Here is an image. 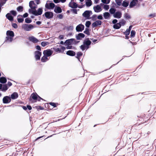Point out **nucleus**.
Returning a JSON list of instances; mask_svg holds the SVG:
<instances>
[{
	"label": "nucleus",
	"instance_id": "1",
	"mask_svg": "<svg viewBox=\"0 0 156 156\" xmlns=\"http://www.w3.org/2000/svg\"><path fill=\"white\" fill-rule=\"evenodd\" d=\"M29 5L31 9L29 10V12L30 13H31L35 16H39L41 15L43 12V9L42 8H39L37 11L36 9L37 8V5H36L35 4L34 1H30L29 2Z\"/></svg>",
	"mask_w": 156,
	"mask_h": 156
},
{
	"label": "nucleus",
	"instance_id": "2",
	"mask_svg": "<svg viewBox=\"0 0 156 156\" xmlns=\"http://www.w3.org/2000/svg\"><path fill=\"white\" fill-rule=\"evenodd\" d=\"M41 100H43V99L40 97L36 92L33 93L29 98V101L32 103L36 102L37 101H40Z\"/></svg>",
	"mask_w": 156,
	"mask_h": 156
},
{
	"label": "nucleus",
	"instance_id": "3",
	"mask_svg": "<svg viewBox=\"0 0 156 156\" xmlns=\"http://www.w3.org/2000/svg\"><path fill=\"white\" fill-rule=\"evenodd\" d=\"M91 43V42L89 40V39L87 38L83 41V44L81 45L80 48L82 51H84L86 49H87L89 48V46Z\"/></svg>",
	"mask_w": 156,
	"mask_h": 156
},
{
	"label": "nucleus",
	"instance_id": "4",
	"mask_svg": "<svg viewBox=\"0 0 156 156\" xmlns=\"http://www.w3.org/2000/svg\"><path fill=\"white\" fill-rule=\"evenodd\" d=\"M53 49L57 53H63L66 48L61 45H57L53 48Z\"/></svg>",
	"mask_w": 156,
	"mask_h": 156
},
{
	"label": "nucleus",
	"instance_id": "5",
	"mask_svg": "<svg viewBox=\"0 0 156 156\" xmlns=\"http://www.w3.org/2000/svg\"><path fill=\"white\" fill-rule=\"evenodd\" d=\"M22 28L25 30L26 31H30L31 29L34 28V26L31 24H24L23 25Z\"/></svg>",
	"mask_w": 156,
	"mask_h": 156
},
{
	"label": "nucleus",
	"instance_id": "6",
	"mask_svg": "<svg viewBox=\"0 0 156 156\" xmlns=\"http://www.w3.org/2000/svg\"><path fill=\"white\" fill-rule=\"evenodd\" d=\"M92 14L91 11L87 10L85 11L83 14V16L85 17L87 19H90V15Z\"/></svg>",
	"mask_w": 156,
	"mask_h": 156
},
{
	"label": "nucleus",
	"instance_id": "7",
	"mask_svg": "<svg viewBox=\"0 0 156 156\" xmlns=\"http://www.w3.org/2000/svg\"><path fill=\"white\" fill-rule=\"evenodd\" d=\"M53 53V51H52L50 49H48L44 50L43 51V54L44 55L46 56L47 57H49Z\"/></svg>",
	"mask_w": 156,
	"mask_h": 156
},
{
	"label": "nucleus",
	"instance_id": "8",
	"mask_svg": "<svg viewBox=\"0 0 156 156\" xmlns=\"http://www.w3.org/2000/svg\"><path fill=\"white\" fill-rule=\"evenodd\" d=\"M84 26L81 24H79L76 27V30L77 32H81L84 29Z\"/></svg>",
	"mask_w": 156,
	"mask_h": 156
},
{
	"label": "nucleus",
	"instance_id": "9",
	"mask_svg": "<svg viewBox=\"0 0 156 156\" xmlns=\"http://www.w3.org/2000/svg\"><path fill=\"white\" fill-rule=\"evenodd\" d=\"M44 15L47 18L51 19L53 16V13L52 12L48 11L45 13Z\"/></svg>",
	"mask_w": 156,
	"mask_h": 156
},
{
	"label": "nucleus",
	"instance_id": "10",
	"mask_svg": "<svg viewBox=\"0 0 156 156\" xmlns=\"http://www.w3.org/2000/svg\"><path fill=\"white\" fill-rule=\"evenodd\" d=\"M35 57L36 60H39L41 55V53L39 51H35Z\"/></svg>",
	"mask_w": 156,
	"mask_h": 156
},
{
	"label": "nucleus",
	"instance_id": "11",
	"mask_svg": "<svg viewBox=\"0 0 156 156\" xmlns=\"http://www.w3.org/2000/svg\"><path fill=\"white\" fill-rule=\"evenodd\" d=\"M11 101V98L8 96L4 97L3 98V102L4 104L9 103Z\"/></svg>",
	"mask_w": 156,
	"mask_h": 156
},
{
	"label": "nucleus",
	"instance_id": "12",
	"mask_svg": "<svg viewBox=\"0 0 156 156\" xmlns=\"http://www.w3.org/2000/svg\"><path fill=\"white\" fill-rule=\"evenodd\" d=\"M55 6V4L52 2L50 3L49 4L47 3L45 5V8L48 9H53Z\"/></svg>",
	"mask_w": 156,
	"mask_h": 156
},
{
	"label": "nucleus",
	"instance_id": "13",
	"mask_svg": "<svg viewBox=\"0 0 156 156\" xmlns=\"http://www.w3.org/2000/svg\"><path fill=\"white\" fill-rule=\"evenodd\" d=\"M8 89V87L6 84H0V90L2 91H5Z\"/></svg>",
	"mask_w": 156,
	"mask_h": 156
},
{
	"label": "nucleus",
	"instance_id": "14",
	"mask_svg": "<svg viewBox=\"0 0 156 156\" xmlns=\"http://www.w3.org/2000/svg\"><path fill=\"white\" fill-rule=\"evenodd\" d=\"M138 2V0H133L130 2L129 6L130 8L135 6Z\"/></svg>",
	"mask_w": 156,
	"mask_h": 156
},
{
	"label": "nucleus",
	"instance_id": "15",
	"mask_svg": "<svg viewBox=\"0 0 156 156\" xmlns=\"http://www.w3.org/2000/svg\"><path fill=\"white\" fill-rule=\"evenodd\" d=\"M29 40L34 43H36L39 41L34 36H31L29 37Z\"/></svg>",
	"mask_w": 156,
	"mask_h": 156
},
{
	"label": "nucleus",
	"instance_id": "16",
	"mask_svg": "<svg viewBox=\"0 0 156 156\" xmlns=\"http://www.w3.org/2000/svg\"><path fill=\"white\" fill-rule=\"evenodd\" d=\"M101 23L102 22L101 20L96 21L92 24V27L94 28L98 26L101 25Z\"/></svg>",
	"mask_w": 156,
	"mask_h": 156
},
{
	"label": "nucleus",
	"instance_id": "17",
	"mask_svg": "<svg viewBox=\"0 0 156 156\" xmlns=\"http://www.w3.org/2000/svg\"><path fill=\"white\" fill-rule=\"evenodd\" d=\"M69 5V7L72 8H76L78 7V5L74 2H70Z\"/></svg>",
	"mask_w": 156,
	"mask_h": 156
},
{
	"label": "nucleus",
	"instance_id": "18",
	"mask_svg": "<svg viewBox=\"0 0 156 156\" xmlns=\"http://www.w3.org/2000/svg\"><path fill=\"white\" fill-rule=\"evenodd\" d=\"M85 35L83 34L80 33L76 36V38L77 40H81L82 38L85 37Z\"/></svg>",
	"mask_w": 156,
	"mask_h": 156
},
{
	"label": "nucleus",
	"instance_id": "19",
	"mask_svg": "<svg viewBox=\"0 0 156 156\" xmlns=\"http://www.w3.org/2000/svg\"><path fill=\"white\" fill-rule=\"evenodd\" d=\"M93 8L94 11L96 12H99L101 11V7L99 5H97L96 6H94Z\"/></svg>",
	"mask_w": 156,
	"mask_h": 156
},
{
	"label": "nucleus",
	"instance_id": "20",
	"mask_svg": "<svg viewBox=\"0 0 156 156\" xmlns=\"http://www.w3.org/2000/svg\"><path fill=\"white\" fill-rule=\"evenodd\" d=\"M114 17L117 18H120L122 17V13L120 12H116L114 15Z\"/></svg>",
	"mask_w": 156,
	"mask_h": 156
},
{
	"label": "nucleus",
	"instance_id": "21",
	"mask_svg": "<svg viewBox=\"0 0 156 156\" xmlns=\"http://www.w3.org/2000/svg\"><path fill=\"white\" fill-rule=\"evenodd\" d=\"M66 54L69 56H73L76 55L75 52L72 50H69L66 52Z\"/></svg>",
	"mask_w": 156,
	"mask_h": 156
},
{
	"label": "nucleus",
	"instance_id": "22",
	"mask_svg": "<svg viewBox=\"0 0 156 156\" xmlns=\"http://www.w3.org/2000/svg\"><path fill=\"white\" fill-rule=\"evenodd\" d=\"M6 35L7 36H10L12 37L14 36V32L12 30H8L6 32Z\"/></svg>",
	"mask_w": 156,
	"mask_h": 156
},
{
	"label": "nucleus",
	"instance_id": "23",
	"mask_svg": "<svg viewBox=\"0 0 156 156\" xmlns=\"http://www.w3.org/2000/svg\"><path fill=\"white\" fill-rule=\"evenodd\" d=\"M6 18L9 21H12L13 20V17L9 13H7L6 15Z\"/></svg>",
	"mask_w": 156,
	"mask_h": 156
},
{
	"label": "nucleus",
	"instance_id": "24",
	"mask_svg": "<svg viewBox=\"0 0 156 156\" xmlns=\"http://www.w3.org/2000/svg\"><path fill=\"white\" fill-rule=\"evenodd\" d=\"M18 97V94L16 92L13 93L11 95V99H15L17 98Z\"/></svg>",
	"mask_w": 156,
	"mask_h": 156
},
{
	"label": "nucleus",
	"instance_id": "25",
	"mask_svg": "<svg viewBox=\"0 0 156 156\" xmlns=\"http://www.w3.org/2000/svg\"><path fill=\"white\" fill-rule=\"evenodd\" d=\"M54 12L56 13H60L62 12L61 8L59 7H55L54 9Z\"/></svg>",
	"mask_w": 156,
	"mask_h": 156
},
{
	"label": "nucleus",
	"instance_id": "26",
	"mask_svg": "<svg viewBox=\"0 0 156 156\" xmlns=\"http://www.w3.org/2000/svg\"><path fill=\"white\" fill-rule=\"evenodd\" d=\"M13 37H12L10 36H7L6 37L5 42L9 41V42H12L13 40Z\"/></svg>",
	"mask_w": 156,
	"mask_h": 156
},
{
	"label": "nucleus",
	"instance_id": "27",
	"mask_svg": "<svg viewBox=\"0 0 156 156\" xmlns=\"http://www.w3.org/2000/svg\"><path fill=\"white\" fill-rule=\"evenodd\" d=\"M121 24L120 23H118L115 24L113 26L114 29H119L121 27Z\"/></svg>",
	"mask_w": 156,
	"mask_h": 156
},
{
	"label": "nucleus",
	"instance_id": "28",
	"mask_svg": "<svg viewBox=\"0 0 156 156\" xmlns=\"http://www.w3.org/2000/svg\"><path fill=\"white\" fill-rule=\"evenodd\" d=\"M72 39L66 40L65 42V43L67 45H70L72 44Z\"/></svg>",
	"mask_w": 156,
	"mask_h": 156
},
{
	"label": "nucleus",
	"instance_id": "29",
	"mask_svg": "<svg viewBox=\"0 0 156 156\" xmlns=\"http://www.w3.org/2000/svg\"><path fill=\"white\" fill-rule=\"evenodd\" d=\"M110 16V15L108 12H105L103 13V16L105 19H108Z\"/></svg>",
	"mask_w": 156,
	"mask_h": 156
},
{
	"label": "nucleus",
	"instance_id": "30",
	"mask_svg": "<svg viewBox=\"0 0 156 156\" xmlns=\"http://www.w3.org/2000/svg\"><path fill=\"white\" fill-rule=\"evenodd\" d=\"M7 80L4 77H2L0 78V82L2 83H5L6 82Z\"/></svg>",
	"mask_w": 156,
	"mask_h": 156
},
{
	"label": "nucleus",
	"instance_id": "31",
	"mask_svg": "<svg viewBox=\"0 0 156 156\" xmlns=\"http://www.w3.org/2000/svg\"><path fill=\"white\" fill-rule=\"evenodd\" d=\"M129 2L128 1L126 0L124 1L122 4V6L124 7H127L129 5Z\"/></svg>",
	"mask_w": 156,
	"mask_h": 156
},
{
	"label": "nucleus",
	"instance_id": "32",
	"mask_svg": "<svg viewBox=\"0 0 156 156\" xmlns=\"http://www.w3.org/2000/svg\"><path fill=\"white\" fill-rule=\"evenodd\" d=\"M83 54L81 52H79L77 53V55L76 57L79 60L80 57L82 56Z\"/></svg>",
	"mask_w": 156,
	"mask_h": 156
},
{
	"label": "nucleus",
	"instance_id": "33",
	"mask_svg": "<svg viewBox=\"0 0 156 156\" xmlns=\"http://www.w3.org/2000/svg\"><path fill=\"white\" fill-rule=\"evenodd\" d=\"M47 56L44 55L41 58V61L42 62H46L48 59Z\"/></svg>",
	"mask_w": 156,
	"mask_h": 156
},
{
	"label": "nucleus",
	"instance_id": "34",
	"mask_svg": "<svg viewBox=\"0 0 156 156\" xmlns=\"http://www.w3.org/2000/svg\"><path fill=\"white\" fill-rule=\"evenodd\" d=\"M5 3V2H4L3 0H0V12L1 10V7Z\"/></svg>",
	"mask_w": 156,
	"mask_h": 156
},
{
	"label": "nucleus",
	"instance_id": "35",
	"mask_svg": "<svg viewBox=\"0 0 156 156\" xmlns=\"http://www.w3.org/2000/svg\"><path fill=\"white\" fill-rule=\"evenodd\" d=\"M126 23V21L125 20H124V19H122L119 22V23H120V24H121V25L123 26Z\"/></svg>",
	"mask_w": 156,
	"mask_h": 156
},
{
	"label": "nucleus",
	"instance_id": "36",
	"mask_svg": "<svg viewBox=\"0 0 156 156\" xmlns=\"http://www.w3.org/2000/svg\"><path fill=\"white\" fill-rule=\"evenodd\" d=\"M49 44V43L48 42H46V41H43L41 43V45L43 47H44L46 46V45H47Z\"/></svg>",
	"mask_w": 156,
	"mask_h": 156
},
{
	"label": "nucleus",
	"instance_id": "37",
	"mask_svg": "<svg viewBox=\"0 0 156 156\" xmlns=\"http://www.w3.org/2000/svg\"><path fill=\"white\" fill-rule=\"evenodd\" d=\"M122 1V0H115V2L119 6L121 5Z\"/></svg>",
	"mask_w": 156,
	"mask_h": 156
},
{
	"label": "nucleus",
	"instance_id": "38",
	"mask_svg": "<svg viewBox=\"0 0 156 156\" xmlns=\"http://www.w3.org/2000/svg\"><path fill=\"white\" fill-rule=\"evenodd\" d=\"M9 13L11 14L14 16H16L17 14L15 10H11L10 11Z\"/></svg>",
	"mask_w": 156,
	"mask_h": 156
},
{
	"label": "nucleus",
	"instance_id": "39",
	"mask_svg": "<svg viewBox=\"0 0 156 156\" xmlns=\"http://www.w3.org/2000/svg\"><path fill=\"white\" fill-rule=\"evenodd\" d=\"M136 34V32L134 30H132L131 32V37H134L135 36V35Z\"/></svg>",
	"mask_w": 156,
	"mask_h": 156
},
{
	"label": "nucleus",
	"instance_id": "40",
	"mask_svg": "<svg viewBox=\"0 0 156 156\" xmlns=\"http://www.w3.org/2000/svg\"><path fill=\"white\" fill-rule=\"evenodd\" d=\"M17 10L18 12H22L23 10V8L22 6H19L17 8Z\"/></svg>",
	"mask_w": 156,
	"mask_h": 156
},
{
	"label": "nucleus",
	"instance_id": "41",
	"mask_svg": "<svg viewBox=\"0 0 156 156\" xmlns=\"http://www.w3.org/2000/svg\"><path fill=\"white\" fill-rule=\"evenodd\" d=\"M116 10L115 9L111 8L109 10L110 12L112 14H113L115 13Z\"/></svg>",
	"mask_w": 156,
	"mask_h": 156
},
{
	"label": "nucleus",
	"instance_id": "42",
	"mask_svg": "<svg viewBox=\"0 0 156 156\" xmlns=\"http://www.w3.org/2000/svg\"><path fill=\"white\" fill-rule=\"evenodd\" d=\"M72 40V44H76L80 42L79 41H76L75 39L71 38Z\"/></svg>",
	"mask_w": 156,
	"mask_h": 156
},
{
	"label": "nucleus",
	"instance_id": "43",
	"mask_svg": "<svg viewBox=\"0 0 156 156\" xmlns=\"http://www.w3.org/2000/svg\"><path fill=\"white\" fill-rule=\"evenodd\" d=\"M84 33L87 34L88 35H90V33L89 30V29L88 28H86L85 30L84 31Z\"/></svg>",
	"mask_w": 156,
	"mask_h": 156
},
{
	"label": "nucleus",
	"instance_id": "44",
	"mask_svg": "<svg viewBox=\"0 0 156 156\" xmlns=\"http://www.w3.org/2000/svg\"><path fill=\"white\" fill-rule=\"evenodd\" d=\"M25 22L27 23H30L32 22V20L30 18H27L25 19Z\"/></svg>",
	"mask_w": 156,
	"mask_h": 156
},
{
	"label": "nucleus",
	"instance_id": "45",
	"mask_svg": "<svg viewBox=\"0 0 156 156\" xmlns=\"http://www.w3.org/2000/svg\"><path fill=\"white\" fill-rule=\"evenodd\" d=\"M28 16V14L27 13H26L23 15V16H22V15H18L17 16V17H18L19 16H21V17H23L24 18H26V17H27Z\"/></svg>",
	"mask_w": 156,
	"mask_h": 156
},
{
	"label": "nucleus",
	"instance_id": "46",
	"mask_svg": "<svg viewBox=\"0 0 156 156\" xmlns=\"http://www.w3.org/2000/svg\"><path fill=\"white\" fill-rule=\"evenodd\" d=\"M49 104L54 107H56L57 106V105H58V103L54 102H50L49 103Z\"/></svg>",
	"mask_w": 156,
	"mask_h": 156
},
{
	"label": "nucleus",
	"instance_id": "47",
	"mask_svg": "<svg viewBox=\"0 0 156 156\" xmlns=\"http://www.w3.org/2000/svg\"><path fill=\"white\" fill-rule=\"evenodd\" d=\"M86 4L87 6L89 7L92 5V1L87 2L86 3Z\"/></svg>",
	"mask_w": 156,
	"mask_h": 156
},
{
	"label": "nucleus",
	"instance_id": "48",
	"mask_svg": "<svg viewBox=\"0 0 156 156\" xmlns=\"http://www.w3.org/2000/svg\"><path fill=\"white\" fill-rule=\"evenodd\" d=\"M91 19L93 21L96 20L97 19V16L95 14L93 15L91 17Z\"/></svg>",
	"mask_w": 156,
	"mask_h": 156
},
{
	"label": "nucleus",
	"instance_id": "49",
	"mask_svg": "<svg viewBox=\"0 0 156 156\" xmlns=\"http://www.w3.org/2000/svg\"><path fill=\"white\" fill-rule=\"evenodd\" d=\"M125 17L127 19H129L131 18V16L127 13H126L124 15Z\"/></svg>",
	"mask_w": 156,
	"mask_h": 156
},
{
	"label": "nucleus",
	"instance_id": "50",
	"mask_svg": "<svg viewBox=\"0 0 156 156\" xmlns=\"http://www.w3.org/2000/svg\"><path fill=\"white\" fill-rule=\"evenodd\" d=\"M17 19L18 22L19 23H22L24 21L23 18H17Z\"/></svg>",
	"mask_w": 156,
	"mask_h": 156
},
{
	"label": "nucleus",
	"instance_id": "51",
	"mask_svg": "<svg viewBox=\"0 0 156 156\" xmlns=\"http://www.w3.org/2000/svg\"><path fill=\"white\" fill-rule=\"evenodd\" d=\"M90 24H91V23L90 21H87L86 22L85 25H86V27H89Z\"/></svg>",
	"mask_w": 156,
	"mask_h": 156
},
{
	"label": "nucleus",
	"instance_id": "52",
	"mask_svg": "<svg viewBox=\"0 0 156 156\" xmlns=\"http://www.w3.org/2000/svg\"><path fill=\"white\" fill-rule=\"evenodd\" d=\"M101 2L105 4H108L110 2V0H101Z\"/></svg>",
	"mask_w": 156,
	"mask_h": 156
},
{
	"label": "nucleus",
	"instance_id": "53",
	"mask_svg": "<svg viewBox=\"0 0 156 156\" xmlns=\"http://www.w3.org/2000/svg\"><path fill=\"white\" fill-rule=\"evenodd\" d=\"M156 16V14L155 13H154L153 14H150L149 15V16L151 18L155 17Z\"/></svg>",
	"mask_w": 156,
	"mask_h": 156
},
{
	"label": "nucleus",
	"instance_id": "54",
	"mask_svg": "<svg viewBox=\"0 0 156 156\" xmlns=\"http://www.w3.org/2000/svg\"><path fill=\"white\" fill-rule=\"evenodd\" d=\"M130 32L127 29L124 32V34L126 35H129L130 34Z\"/></svg>",
	"mask_w": 156,
	"mask_h": 156
},
{
	"label": "nucleus",
	"instance_id": "55",
	"mask_svg": "<svg viewBox=\"0 0 156 156\" xmlns=\"http://www.w3.org/2000/svg\"><path fill=\"white\" fill-rule=\"evenodd\" d=\"M104 8L106 10H108L109 9V6L108 5H104Z\"/></svg>",
	"mask_w": 156,
	"mask_h": 156
},
{
	"label": "nucleus",
	"instance_id": "56",
	"mask_svg": "<svg viewBox=\"0 0 156 156\" xmlns=\"http://www.w3.org/2000/svg\"><path fill=\"white\" fill-rule=\"evenodd\" d=\"M12 26L15 28H17L18 27L17 24L15 23H13L12 24Z\"/></svg>",
	"mask_w": 156,
	"mask_h": 156
},
{
	"label": "nucleus",
	"instance_id": "57",
	"mask_svg": "<svg viewBox=\"0 0 156 156\" xmlns=\"http://www.w3.org/2000/svg\"><path fill=\"white\" fill-rule=\"evenodd\" d=\"M36 108L37 109H39V110H43L44 109V108L43 107H42L41 106H36Z\"/></svg>",
	"mask_w": 156,
	"mask_h": 156
},
{
	"label": "nucleus",
	"instance_id": "58",
	"mask_svg": "<svg viewBox=\"0 0 156 156\" xmlns=\"http://www.w3.org/2000/svg\"><path fill=\"white\" fill-rule=\"evenodd\" d=\"M73 47L70 45H68L65 48L66 49V48L67 49H73Z\"/></svg>",
	"mask_w": 156,
	"mask_h": 156
},
{
	"label": "nucleus",
	"instance_id": "59",
	"mask_svg": "<svg viewBox=\"0 0 156 156\" xmlns=\"http://www.w3.org/2000/svg\"><path fill=\"white\" fill-rule=\"evenodd\" d=\"M71 11L73 13L76 14H77V10L76 9H72Z\"/></svg>",
	"mask_w": 156,
	"mask_h": 156
},
{
	"label": "nucleus",
	"instance_id": "60",
	"mask_svg": "<svg viewBox=\"0 0 156 156\" xmlns=\"http://www.w3.org/2000/svg\"><path fill=\"white\" fill-rule=\"evenodd\" d=\"M36 49L39 51H41V48L40 46L39 45H37L36 47Z\"/></svg>",
	"mask_w": 156,
	"mask_h": 156
},
{
	"label": "nucleus",
	"instance_id": "61",
	"mask_svg": "<svg viewBox=\"0 0 156 156\" xmlns=\"http://www.w3.org/2000/svg\"><path fill=\"white\" fill-rule=\"evenodd\" d=\"M97 18L99 20H102L103 19L102 16L101 15H99Z\"/></svg>",
	"mask_w": 156,
	"mask_h": 156
},
{
	"label": "nucleus",
	"instance_id": "62",
	"mask_svg": "<svg viewBox=\"0 0 156 156\" xmlns=\"http://www.w3.org/2000/svg\"><path fill=\"white\" fill-rule=\"evenodd\" d=\"M63 17V15L62 14H60L58 15V17L60 19H62V18Z\"/></svg>",
	"mask_w": 156,
	"mask_h": 156
},
{
	"label": "nucleus",
	"instance_id": "63",
	"mask_svg": "<svg viewBox=\"0 0 156 156\" xmlns=\"http://www.w3.org/2000/svg\"><path fill=\"white\" fill-rule=\"evenodd\" d=\"M117 21H118L116 19H114L113 20L112 22L113 23L115 24L117 23Z\"/></svg>",
	"mask_w": 156,
	"mask_h": 156
},
{
	"label": "nucleus",
	"instance_id": "64",
	"mask_svg": "<svg viewBox=\"0 0 156 156\" xmlns=\"http://www.w3.org/2000/svg\"><path fill=\"white\" fill-rule=\"evenodd\" d=\"M27 108L29 110H30L32 109V107L30 105H27Z\"/></svg>",
	"mask_w": 156,
	"mask_h": 156
}]
</instances>
